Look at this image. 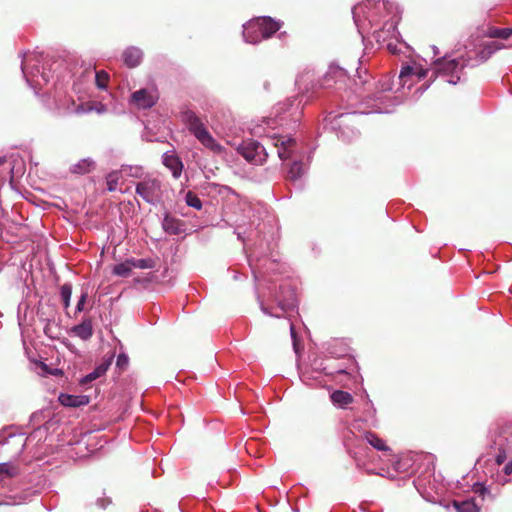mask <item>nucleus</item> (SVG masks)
Returning <instances> with one entry per match:
<instances>
[{"instance_id": "obj_1", "label": "nucleus", "mask_w": 512, "mask_h": 512, "mask_svg": "<svg viewBox=\"0 0 512 512\" xmlns=\"http://www.w3.org/2000/svg\"><path fill=\"white\" fill-rule=\"evenodd\" d=\"M353 19L358 31L367 30L368 28L378 27L383 24L377 33V38H381L384 30L388 35L394 37L397 33V24L399 22V9L396 5L385 0H366L352 9Z\"/></svg>"}, {"instance_id": "obj_2", "label": "nucleus", "mask_w": 512, "mask_h": 512, "mask_svg": "<svg viewBox=\"0 0 512 512\" xmlns=\"http://www.w3.org/2000/svg\"><path fill=\"white\" fill-rule=\"evenodd\" d=\"M366 443L378 451H388L389 447L381 438L371 431H366L360 435L357 439V444L354 446L349 443L348 439L346 440L345 444L348 447L350 455L355 460L357 467L371 473L372 470L369 469L367 465L369 462L373 461L374 455L372 451L365 446Z\"/></svg>"}, {"instance_id": "obj_3", "label": "nucleus", "mask_w": 512, "mask_h": 512, "mask_svg": "<svg viewBox=\"0 0 512 512\" xmlns=\"http://www.w3.org/2000/svg\"><path fill=\"white\" fill-rule=\"evenodd\" d=\"M181 119L188 131L209 151L221 155L225 148L208 131L203 120L192 110L181 113Z\"/></svg>"}, {"instance_id": "obj_4", "label": "nucleus", "mask_w": 512, "mask_h": 512, "mask_svg": "<svg viewBox=\"0 0 512 512\" xmlns=\"http://www.w3.org/2000/svg\"><path fill=\"white\" fill-rule=\"evenodd\" d=\"M43 61V53L33 52L25 54L21 64L27 83L34 89L41 88L50 81V72H46Z\"/></svg>"}, {"instance_id": "obj_5", "label": "nucleus", "mask_w": 512, "mask_h": 512, "mask_svg": "<svg viewBox=\"0 0 512 512\" xmlns=\"http://www.w3.org/2000/svg\"><path fill=\"white\" fill-rule=\"evenodd\" d=\"M275 306L260 302L261 311L275 318L285 317L288 312L293 311L297 306L295 290L288 283L281 284L279 291L273 296Z\"/></svg>"}, {"instance_id": "obj_6", "label": "nucleus", "mask_w": 512, "mask_h": 512, "mask_svg": "<svg viewBox=\"0 0 512 512\" xmlns=\"http://www.w3.org/2000/svg\"><path fill=\"white\" fill-rule=\"evenodd\" d=\"M280 27L281 25L270 17H258L243 25V38L247 43L256 44L271 37Z\"/></svg>"}, {"instance_id": "obj_7", "label": "nucleus", "mask_w": 512, "mask_h": 512, "mask_svg": "<svg viewBox=\"0 0 512 512\" xmlns=\"http://www.w3.org/2000/svg\"><path fill=\"white\" fill-rule=\"evenodd\" d=\"M435 69L431 71V77L440 75L446 78L449 84H457L461 79V73L465 67L463 60L438 58L434 61Z\"/></svg>"}, {"instance_id": "obj_8", "label": "nucleus", "mask_w": 512, "mask_h": 512, "mask_svg": "<svg viewBox=\"0 0 512 512\" xmlns=\"http://www.w3.org/2000/svg\"><path fill=\"white\" fill-rule=\"evenodd\" d=\"M136 194L145 202L156 205L162 199V183L154 177H145L136 185Z\"/></svg>"}, {"instance_id": "obj_9", "label": "nucleus", "mask_w": 512, "mask_h": 512, "mask_svg": "<svg viewBox=\"0 0 512 512\" xmlns=\"http://www.w3.org/2000/svg\"><path fill=\"white\" fill-rule=\"evenodd\" d=\"M238 153L249 163L261 165L268 156L262 144L255 140H245L237 148Z\"/></svg>"}, {"instance_id": "obj_10", "label": "nucleus", "mask_w": 512, "mask_h": 512, "mask_svg": "<svg viewBox=\"0 0 512 512\" xmlns=\"http://www.w3.org/2000/svg\"><path fill=\"white\" fill-rule=\"evenodd\" d=\"M159 99L156 87L141 88L130 95L129 103L137 109H150Z\"/></svg>"}, {"instance_id": "obj_11", "label": "nucleus", "mask_w": 512, "mask_h": 512, "mask_svg": "<svg viewBox=\"0 0 512 512\" xmlns=\"http://www.w3.org/2000/svg\"><path fill=\"white\" fill-rule=\"evenodd\" d=\"M270 140L276 148L278 157L281 160L292 158L299 150L296 140L289 136L273 135L270 137Z\"/></svg>"}, {"instance_id": "obj_12", "label": "nucleus", "mask_w": 512, "mask_h": 512, "mask_svg": "<svg viewBox=\"0 0 512 512\" xmlns=\"http://www.w3.org/2000/svg\"><path fill=\"white\" fill-rule=\"evenodd\" d=\"M429 72V69H425L420 65H405L402 67L399 74L400 84L403 87L407 85L408 89H410L414 80H424Z\"/></svg>"}, {"instance_id": "obj_13", "label": "nucleus", "mask_w": 512, "mask_h": 512, "mask_svg": "<svg viewBox=\"0 0 512 512\" xmlns=\"http://www.w3.org/2000/svg\"><path fill=\"white\" fill-rule=\"evenodd\" d=\"M348 78L346 69L332 63L325 73L321 86L324 88L332 87L333 84L344 83Z\"/></svg>"}, {"instance_id": "obj_14", "label": "nucleus", "mask_w": 512, "mask_h": 512, "mask_svg": "<svg viewBox=\"0 0 512 512\" xmlns=\"http://www.w3.org/2000/svg\"><path fill=\"white\" fill-rule=\"evenodd\" d=\"M162 158L165 167L171 171L175 179H178L183 171V163L180 158L173 151L165 152Z\"/></svg>"}, {"instance_id": "obj_15", "label": "nucleus", "mask_w": 512, "mask_h": 512, "mask_svg": "<svg viewBox=\"0 0 512 512\" xmlns=\"http://www.w3.org/2000/svg\"><path fill=\"white\" fill-rule=\"evenodd\" d=\"M70 333L83 341L89 340L93 336V325L90 318H85L78 325L71 328Z\"/></svg>"}, {"instance_id": "obj_16", "label": "nucleus", "mask_w": 512, "mask_h": 512, "mask_svg": "<svg viewBox=\"0 0 512 512\" xmlns=\"http://www.w3.org/2000/svg\"><path fill=\"white\" fill-rule=\"evenodd\" d=\"M114 355H110L107 359H105L102 363H100L91 373L87 374L80 380L81 385H86L99 377L103 376L108 368L110 367Z\"/></svg>"}, {"instance_id": "obj_17", "label": "nucleus", "mask_w": 512, "mask_h": 512, "mask_svg": "<svg viewBox=\"0 0 512 512\" xmlns=\"http://www.w3.org/2000/svg\"><path fill=\"white\" fill-rule=\"evenodd\" d=\"M59 402L66 407H81L89 404L90 397L87 395H70L62 393L59 396Z\"/></svg>"}, {"instance_id": "obj_18", "label": "nucleus", "mask_w": 512, "mask_h": 512, "mask_svg": "<svg viewBox=\"0 0 512 512\" xmlns=\"http://www.w3.org/2000/svg\"><path fill=\"white\" fill-rule=\"evenodd\" d=\"M143 57L142 51L137 47H129L123 53L124 63L128 67H136L140 64Z\"/></svg>"}, {"instance_id": "obj_19", "label": "nucleus", "mask_w": 512, "mask_h": 512, "mask_svg": "<svg viewBox=\"0 0 512 512\" xmlns=\"http://www.w3.org/2000/svg\"><path fill=\"white\" fill-rule=\"evenodd\" d=\"M162 226L165 232L172 235H178L183 231L182 222L179 219H176L175 217L169 215H166L164 217Z\"/></svg>"}, {"instance_id": "obj_20", "label": "nucleus", "mask_w": 512, "mask_h": 512, "mask_svg": "<svg viewBox=\"0 0 512 512\" xmlns=\"http://www.w3.org/2000/svg\"><path fill=\"white\" fill-rule=\"evenodd\" d=\"M332 403L339 407V408H345L347 405L352 403L353 397L350 393L342 390H336L334 391L331 396Z\"/></svg>"}, {"instance_id": "obj_21", "label": "nucleus", "mask_w": 512, "mask_h": 512, "mask_svg": "<svg viewBox=\"0 0 512 512\" xmlns=\"http://www.w3.org/2000/svg\"><path fill=\"white\" fill-rule=\"evenodd\" d=\"M95 167V162L91 158H84L78 161L71 167V172L75 174H86L93 170Z\"/></svg>"}, {"instance_id": "obj_22", "label": "nucleus", "mask_w": 512, "mask_h": 512, "mask_svg": "<svg viewBox=\"0 0 512 512\" xmlns=\"http://www.w3.org/2000/svg\"><path fill=\"white\" fill-rule=\"evenodd\" d=\"M454 507L456 508L457 512H480V508L473 499L460 502L454 501Z\"/></svg>"}, {"instance_id": "obj_23", "label": "nucleus", "mask_w": 512, "mask_h": 512, "mask_svg": "<svg viewBox=\"0 0 512 512\" xmlns=\"http://www.w3.org/2000/svg\"><path fill=\"white\" fill-rule=\"evenodd\" d=\"M305 169L302 161L294 160L288 170V178L296 181L304 174Z\"/></svg>"}, {"instance_id": "obj_24", "label": "nucleus", "mask_w": 512, "mask_h": 512, "mask_svg": "<svg viewBox=\"0 0 512 512\" xmlns=\"http://www.w3.org/2000/svg\"><path fill=\"white\" fill-rule=\"evenodd\" d=\"M132 269L133 267L130 264L129 258L122 263L116 264L112 269V273L119 277H128L130 276Z\"/></svg>"}, {"instance_id": "obj_25", "label": "nucleus", "mask_w": 512, "mask_h": 512, "mask_svg": "<svg viewBox=\"0 0 512 512\" xmlns=\"http://www.w3.org/2000/svg\"><path fill=\"white\" fill-rule=\"evenodd\" d=\"M123 177L121 171H112L106 176L107 189L114 192L118 189L120 179Z\"/></svg>"}, {"instance_id": "obj_26", "label": "nucleus", "mask_w": 512, "mask_h": 512, "mask_svg": "<svg viewBox=\"0 0 512 512\" xmlns=\"http://www.w3.org/2000/svg\"><path fill=\"white\" fill-rule=\"evenodd\" d=\"M93 110L100 114L106 111V107L101 103H98L96 106H93L91 104H80L74 109V112L77 114H83L91 112Z\"/></svg>"}, {"instance_id": "obj_27", "label": "nucleus", "mask_w": 512, "mask_h": 512, "mask_svg": "<svg viewBox=\"0 0 512 512\" xmlns=\"http://www.w3.org/2000/svg\"><path fill=\"white\" fill-rule=\"evenodd\" d=\"M123 176L141 178L143 176V168L141 166L122 165L120 169Z\"/></svg>"}, {"instance_id": "obj_28", "label": "nucleus", "mask_w": 512, "mask_h": 512, "mask_svg": "<svg viewBox=\"0 0 512 512\" xmlns=\"http://www.w3.org/2000/svg\"><path fill=\"white\" fill-rule=\"evenodd\" d=\"M130 264L136 269H152L155 266V261L151 258H130Z\"/></svg>"}, {"instance_id": "obj_29", "label": "nucleus", "mask_w": 512, "mask_h": 512, "mask_svg": "<svg viewBox=\"0 0 512 512\" xmlns=\"http://www.w3.org/2000/svg\"><path fill=\"white\" fill-rule=\"evenodd\" d=\"M512 35V28H496L492 27L488 31L491 38L508 39Z\"/></svg>"}, {"instance_id": "obj_30", "label": "nucleus", "mask_w": 512, "mask_h": 512, "mask_svg": "<svg viewBox=\"0 0 512 512\" xmlns=\"http://www.w3.org/2000/svg\"><path fill=\"white\" fill-rule=\"evenodd\" d=\"M60 296H61L64 308H68L70 306V300H71V296H72V285L70 283H65L61 286Z\"/></svg>"}, {"instance_id": "obj_31", "label": "nucleus", "mask_w": 512, "mask_h": 512, "mask_svg": "<svg viewBox=\"0 0 512 512\" xmlns=\"http://www.w3.org/2000/svg\"><path fill=\"white\" fill-rule=\"evenodd\" d=\"M109 82V74L104 70L95 72V83L99 89H106Z\"/></svg>"}, {"instance_id": "obj_32", "label": "nucleus", "mask_w": 512, "mask_h": 512, "mask_svg": "<svg viewBox=\"0 0 512 512\" xmlns=\"http://www.w3.org/2000/svg\"><path fill=\"white\" fill-rule=\"evenodd\" d=\"M185 202L189 207L200 210L202 208L201 199L193 192L188 191L185 195Z\"/></svg>"}, {"instance_id": "obj_33", "label": "nucleus", "mask_w": 512, "mask_h": 512, "mask_svg": "<svg viewBox=\"0 0 512 512\" xmlns=\"http://www.w3.org/2000/svg\"><path fill=\"white\" fill-rule=\"evenodd\" d=\"M129 359L128 356L124 353L118 355L116 360V366L120 369H125L128 366Z\"/></svg>"}, {"instance_id": "obj_34", "label": "nucleus", "mask_w": 512, "mask_h": 512, "mask_svg": "<svg viewBox=\"0 0 512 512\" xmlns=\"http://www.w3.org/2000/svg\"><path fill=\"white\" fill-rule=\"evenodd\" d=\"M87 293L84 292L82 293V295L80 296L78 302H77V305H76V312L77 313H80L84 310V305H85V302H86V299H87Z\"/></svg>"}, {"instance_id": "obj_35", "label": "nucleus", "mask_w": 512, "mask_h": 512, "mask_svg": "<svg viewBox=\"0 0 512 512\" xmlns=\"http://www.w3.org/2000/svg\"><path fill=\"white\" fill-rule=\"evenodd\" d=\"M389 111L382 108L381 106H379L378 104H375L371 110L365 112V111H361L360 113L363 114V113H388Z\"/></svg>"}, {"instance_id": "obj_36", "label": "nucleus", "mask_w": 512, "mask_h": 512, "mask_svg": "<svg viewBox=\"0 0 512 512\" xmlns=\"http://www.w3.org/2000/svg\"><path fill=\"white\" fill-rule=\"evenodd\" d=\"M356 114H357L356 111H354L352 113L341 114L339 116V118L341 119V123H343V124L349 123L350 122V118L354 117Z\"/></svg>"}, {"instance_id": "obj_37", "label": "nucleus", "mask_w": 512, "mask_h": 512, "mask_svg": "<svg viewBox=\"0 0 512 512\" xmlns=\"http://www.w3.org/2000/svg\"><path fill=\"white\" fill-rule=\"evenodd\" d=\"M504 46L500 45L498 42H491L489 45H487V49L489 54L495 52L496 50H499L503 48Z\"/></svg>"}, {"instance_id": "obj_38", "label": "nucleus", "mask_w": 512, "mask_h": 512, "mask_svg": "<svg viewBox=\"0 0 512 512\" xmlns=\"http://www.w3.org/2000/svg\"><path fill=\"white\" fill-rule=\"evenodd\" d=\"M12 439L14 440H17L19 441L20 445H21V449H20V452L24 449V446H25V440L23 439V437L20 435V436H11Z\"/></svg>"}, {"instance_id": "obj_39", "label": "nucleus", "mask_w": 512, "mask_h": 512, "mask_svg": "<svg viewBox=\"0 0 512 512\" xmlns=\"http://www.w3.org/2000/svg\"><path fill=\"white\" fill-rule=\"evenodd\" d=\"M381 91L384 92V91H390L392 90V86L390 85V83H382L381 84V87H380Z\"/></svg>"}, {"instance_id": "obj_40", "label": "nucleus", "mask_w": 512, "mask_h": 512, "mask_svg": "<svg viewBox=\"0 0 512 512\" xmlns=\"http://www.w3.org/2000/svg\"><path fill=\"white\" fill-rule=\"evenodd\" d=\"M429 86H430V83L423 84V85H421V86L417 89V91H419L420 93H423L425 90H427V89H428V87H429Z\"/></svg>"}, {"instance_id": "obj_41", "label": "nucleus", "mask_w": 512, "mask_h": 512, "mask_svg": "<svg viewBox=\"0 0 512 512\" xmlns=\"http://www.w3.org/2000/svg\"><path fill=\"white\" fill-rule=\"evenodd\" d=\"M0 473L1 474H3V473L8 474V466L6 464H1L0 465Z\"/></svg>"}, {"instance_id": "obj_42", "label": "nucleus", "mask_w": 512, "mask_h": 512, "mask_svg": "<svg viewBox=\"0 0 512 512\" xmlns=\"http://www.w3.org/2000/svg\"><path fill=\"white\" fill-rule=\"evenodd\" d=\"M290 333H291V337H292L293 341H295L296 334H295L294 325L292 323H290Z\"/></svg>"}, {"instance_id": "obj_43", "label": "nucleus", "mask_w": 512, "mask_h": 512, "mask_svg": "<svg viewBox=\"0 0 512 512\" xmlns=\"http://www.w3.org/2000/svg\"><path fill=\"white\" fill-rule=\"evenodd\" d=\"M39 365L41 366V368H42V370H43L44 372H46V373H50V371L48 370V366H47L45 363L40 362V363H39ZM51 374H53V373L51 372Z\"/></svg>"}, {"instance_id": "obj_44", "label": "nucleus", "mask_w": 512, "mask_h": 512, "mask_svg": "<svg viewBox=\"0 0 512 512\" xmlns=\"http://www.w3.org/2000/svg\"><path fill=\"white\" fill-rule=\"evenodd\" d=\"M387 47L392 53H396V47L393 46L391 43H388Z\"/></svg>"}, {"instance_id": "obj_45", "label": "nucleus", "mask_w": 512, "mask_h": 512, "mask_svg": "<svg viewBox=\"0 0 512 512\" xmlns=\"http://www.w3.org/2000/svg\"><path fill=\"white\" fill-rule=\"evenodd\" d=\"M341 137L344 139V140H350V138L348 136L345 135V132L343 130H341Z\"/></svg>"}, {"instance_id": "obj_46", "label": "nucleus", "mask_w": 512, "mask_h": 512, "mask_svg": "<svg viewBox=\"0 0 512 512\" xmlns=\"http://www.w3.org/2000/svg\"><path fill=\"white\" fill-rule=\"evenodd\" d=\"M432 48H433V51H434V55L435 56L438 55L439 54L438 48L436 46H433Z\"/></svg>"}, {"instance_id": "obj_47", "label": "nucleus", "mask_w": 512, "mask_h": 512, "mask_svg": "<svg viewBox=\"0 0 512 512\" xmlns=\"http://www.w3.org/2000/svg\"><path fill=\"white\" fill-rule=\"evenodd\" d=\"M237 237H238L239 240H243L242 235H241L240 232H237Z\"/></svg>"}, {"instance_id": "obj_48", "label": "nucleus", "mask_w": 512, "mask_h": 512, "mask_svg": "<svg viewBox=\"0 0 512 512\" xmlns=\"http://www.w3.org/2000/svg\"><path fill=\"white\" fill-rule=\"evenodd\" d=\"M53 65H56V66L58 67V66H60V62H58V61H54V62H53Z\"/></svg>"}, {"instance_id": "obj_49", "label": "nucleus", "mask_w": 512, "mask_h": 512, "mask_svg": "<svg viewBox=\"0 0 512 512\" xmlns=\"http://www.w3.org/2000/svg\"><path fill=\"white\" fill-rule=\"evenodd\" d=\"M351 133H352V135H353V136H356V135L358 134V133H357V132H355L354 130H352V131H351Z\"/></svg>"}, {"instance_id": "obj_50", "label": "nucleus", "mask_w": 512, "mask_h": 512, "mask_svg": "<svg viewBox=\"0 0 512 512\" xmlns=\"http://www.w3.org/2000/svg\"><path fill=\"white\" fill-rule=\"evenodd\" d=\"M5 161L4 158H0V164H2Z\"/></svg>"}]
</instances>
